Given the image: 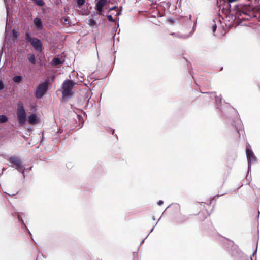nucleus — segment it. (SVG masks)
<instances>
[{"label":"nucleus","mask_w":260,"mask_h":260,"mask_svg":"<svg viewBox=\"0 0 260 260\" xmlns=\"http://www.w3.org/2000/svg\"><path fill=\"white\" fill-rule=\"evenodd\" d=\"M219 5L220 9L228 15L227 17L238 24L243 25L242 22L244 21L250 20L251 18L257 17L254 8L250 6L235 5L232 8L231 3L226 0H221Z\"/></svg>","instance_id":"f257e3e1"},{"label":"nucleus","mask_w":260,"mask_h":260,"mask_svg":"<svg viewBox=\"0 0 260 260\" xmlns=\"http://www.w3.org/2000/svg\"><path fill=\"white\" fill-rule=\"evenodd\" d=\"M27 112L23 103L19 101L17 104L16 118L19 126H22L28 122L36 124L40 121L39 118L35 114H30L27 118Z\"/></svg>","instance_id":"f03ea898"},{"label":"nucleus","mask_w":260,"mask_h":260,"mask_svg":"<svg viewBox=\"0 0 260 260\" xmlns=\"http://www.w3.org/2000/svg\"><path fill=\"white\" fill-rule=\"evenodd\" d=\"M76 83L72 79L65 80L61 86L62 88V99L66 101L73 95L72 90L75 87Z\"/></svg>","instance_id":"7ed1b4c3"},{"label":"nucleus","mask_w":260,"mask_h":260,"mask_svg":"<svg viewBox=\"0 0 260 260\" xmlns=\"http://www.w3.org/2000/svg\"><path fill=\"white\" fill-rule=\"evenodd\" d=\"M25 40L26 43H30L34 49L37 52L41 53L44 49L43 42L37 37H32L30 32L25 33Z\"/></svg>","instance_id":"20e7f679"},{"label":"nucleus","mask_w":260,"mask_h":260,"mask_svg":"<svg viewBox=\"0 0 260 260\" xmlns=\"http://www.w3.org/2000/svg\"><path fill=\"white\" fill-rule=\"evenodd\" d=\"M229 241L228 244L227 248L231 247V255L234 260H245L244 255L243 252L239 249L238 246L235 245L233 241L226 238Z\"/></svg>","instance_id":"39448f33"},{"label":"nucleus","mask_w":260,"mask_h":260,"mask_svg":"<svg viewBox=\"0 0 260 260\" xmlns=\"http://www.w3.org/2000/svg\"><path fill=\"white\" fill-rule=\"evenodd\" d=\"M51 85L49 79H45L43 82H41L36 88L35 92V96L36 99L42 98L49 90Z\"/></svg>","instance_id":"423d86ee"},{"label":"nucleus","mask_w":260,"mask_h":260,"mask_svg":"<svg viewBox=\"0 0 260 260\" xmlns=\"http://www.w3.org/2000/svg\"><path fill=\"white\" fill-rule=\"evenodd\" d=\"M8 160L13 164V165H12V167H15V169L22 173L23 177L24 178L26 169L22 165L21 159L17 156H11L8 157Z\"/></svg>","instance_id":"0eeeda50"},{"label":"nucleus","mask_w":260,"mask_h":260,"mask_svg":"<svg viewBox=\"0 0 260 260\" xmlns=\"http://www.w3.org/2000/svg\"><path fill=\"white\" fill-rule=\"evenodd\" d=\"M246 154L248 161V169H247V175L249 174L250 172H251V164L252 163L255 162L256 161V157L255 156L253 152L251 149V148H249L248 147L246 148Z\"/></svg>","instance_id":"6e6552de"},{"label":"nucleus","mask_w":260,"mask_h":260,"mask_svg":"<svg viewBox=\"0 0 260 260\" xmlns=\"http://www.w3.org/2000/svg\"><path fill=\"white\" fill-rule=\"evenodd\" d=\"M171 3L170 1H167L166 2H162V3H157V7H160L161 11H159L157 13V16L158 17H162L165 15V11L166 10H169Z\"/></svg>","instance_id":"1a4fd4ad"},{"label":"nucleus","mask_w":260,"mask_h":260,"mask_svg":"<svg viewBox=\"0 0 260 260\" xmlns=\"http://www.w3.org/2000/svg\"><path fill=\"white\" fill-rule=\"evenodd\" d=\"M231 124L233 127H235L236 132L239 134V136L240 137L241 133L244 131L243 125L241 119L237 117L232 121Z\"/></svg>","instance_id":"9d476101"},{"label":"nucleus","mask_w":260,"mask_h":260,"mask_svg":"<svg viewBox=\"0 0 260 260\" xmlns=\"http://www.w3.org/2000/svg\"><path fill=\"white\" fill-rule=\"evenodd\" d=\"M201 93L204 94H212L214 95L215 98V103L217 106V108L220 111L221 113V115L224 116V113L223 112V110L221 108V102H222V97L221 95H220L219 96H217L216 95H215L216 92H201Z\"/></svg>","instance_id":"9b49d317"},{"label":"nucleus","mask_w":260,"mask_h":260,"mask_svg":"<svg viewBox=\"0 0 260 260\" xmlns=\"http://www.w3.org/2000/svg\"><path fill=\"white\" fill-rule=\"evenodd\" d=\"M34 24L35 29L38 31H41L43 29V23L42 19L37 16L34 20Z\"/></svg>","instance_id":"f8f14e48"},{"label":"nucleus","mask_w":260,"mask_h":260,"mask_svg":"<svg viewBox=\"0 0 260 260\" xmlns=\"http://www.w3.org/2000/svg\"><path fill=\"white\" fill-rule=\"evenodd\" d=\"M108 0H99L95 3V10L101 13L104 11V6L107 4Z\"/></svg>","instance_id":"ddd939ff"},{"label":"nucleus","mask_w":260,"mask_h":260,"mask_svg":"<svg viewBox=\"0 0 260 260\" xmlns=\"http://www.w3.org/2000/svg\"><path fill=\"white\" fill-rule=\"evenodd\" d=\"M12 80L13 82L16 84H19L23 81V77L22 75H15L13 78Z\"/></svg>","instance_id":"4468645a"},{"label":"nucleus","mask_w":260,"mask_h":260,"mask_svg":"<svg viewBox=\"0 0 260 260\" xmlns=\"http://www.w3.org/2000/svg\"><path fill=\"white\" fill-rule=\"evenodd\" d=\"M12 216L13 217H16L18 219V221L21 223H22V222H24L23 220L22 215L23 214V213L15 212L14 213H12Z\"/></svg>","instance_id":"2eb2a0df"},{"label":"nucleus","mask_w":260,"mask_h":260,"mask_svg":"<svg viewBox=\"0 0 260 260\" xmlns=\"http://www.w3.org/2000/svg\"><path fill=\"white\" fill-rule=\"evenodd\" d=\"M51 62L53 65L57 66L62 64L63 61L60 58L56 56L53 58Z\"/></svg>","instance_id":"dca6fc26"},{"label":"nucleus","mask_w":260,"mask_h":260,"mask_svg":"<svg viewBox=\"0 0 260 260\" xmlns=\"http://www.w3.org/2000/svg\"><path fill=\"white\" fill-rule=\"evenodd\" d=\"M21 224V229L24 230V232L26 234H28L32 240H34L32 236V234L31 233V232H30V231L29 230L28 228H27V226H26V224L24 222H22V223L20 224Z\"/></svg>","instance_id":"f3484780"},{"label":"nucleus","mask_w":260,"mask_h":260,"mask_svg":"<svg viewBox=\"0 0 260 260\" xmlns=\"http://www.w3.org/2000/svg\"><path fill=\"white\" fill-rule=\"evenodd\" d=\"M92 95V92L91 90H87L84 95V100L88 102Z\"/></svg>","instance_id":"a211bd4d"},{"label":"nucleus","mask_w":260,"mask_h":260,"mask_svg":"<svg viewBox=\"0 0 260 260\" xmlns=\"http://www.w3.org/2000/svg\"><path fill=\"white\" fill-rule=\"evenodd\" d=\"M77 119L78 120V122L79 123V128H81L83 127L84 123L83 118L82 116V115H79V114H78L77 115Z\"/></svg>","instance_id":"6ab92c4d"},{"label":"nucleus","mask_w":260,"mask_h":260,"mask_svg":"<svg viewBox=\"0 0 260 260\" xmlns=\"http://www.w3.org/2000/svg\"><path fill=\"white\" fill-rule=\"evenodd\" d=\"M88 24L90 27H94V26H95L96 28L98 27V26L96 25L97 22L95 20L93 19V18H89L88 19Z\"/></svg>","instance_id":"aec40b11"},{"label":"nucleus","mask_w":260,"mask_h":260,"mask_svg":"<svg viewBox=\"0 0 260 260\" xmlns=\"http://www.w3.org/2000/svg\"><path fill=\"white\" fill-rule=\"evenodd\" d=\"M28 59L30 62L32 64H36V59L35 54H30L28 56Z\"/></svg>","instance_id":"412c9836"},{"label":"nucleus","mask_w":260,"mask_h":260,"mask_svg":"<svg viewBox=\"0 0 260 260\" xmlns=\"http://www.w3.org/2000/svg\"><path fill=\"white\" fill-rule=\"evenodd\" d=\"M9 118L5 114L0 115V124L8 122Z\"/></svg>","instance_id":"4be33fe9"},{"label":"nucleus","mask_w":260,"mask_h":260,"mask_svg":"<svg viewBox=\"0 0 260 260\" xmlns=\"http://www.w3.org/2000/svg\"><path fill=\"white\" fill-rule=\"evenodd\" d=\"M77 4V7L81 8L82 6L85 4V0H75Z\"/></svg>","instance_id":"5701e85b"},{"label":"nucleus","mask_w":260,"mask_h":260,"mask_svg":"<svg viewBox=\"0 0 260 260\" xmlns=\"http://www.w3.org/2000/svg\"><path fill=\"white\" fill-rule=\"evenodd\" d=\"M34 3L35 5L40 7H43L45 5V3L44 0H35Z\"/></svg>","instance_id":"b1692460"},{"label":"nucleus","mask_w":260,"mask_h":260,"mask_svg":"<svg viewBox=\"0 0 260 260\" xmlns=\"http://www.w3.org/2000/svg\"><path fill=\"white\" fill-rule=\"evenodd\" d=\"M6 88V85L4 83V81L1 79H0V91L3 90L4 89Z\"/></svg>","instance_id":"393cba45"},{"label":"nucleus","mask_w":260,"mask_h":260,"mask_svg":"<svg viewBox=\"0 0 260 260\" xmlns=\"http://www.w3.org/2000/svg\"><path fill=\"white\" fill-rule=\"evenodd\" d=\"M138 249H137V251H135L133 252L132 260H138Z\"/></svg>","instance_id":"a878e982"},{"label":"nucleus","mask_w":260,"mask_h":260,"mask_svg":"<svg viewBox=\"0 0 260 260\" xmlns=\"http://www.w3.org/2000/svg\"><path fill=\"white\" fill-rule=\"evenodd\" d=\"M107 18L108 19V20L111 22H115V19L113 18L112 17V15H107Z\"/></svg>","instance_id":"bb28decb"},{"label":"nucleus","mask_w":260,"mask_h":260,"mask_svg":"<svg viewBox=\"0 0 260 260\" xmlns=\"http://www.w3.org/2000/svg\"><path fill=\"white\" fill-rule=\"evenodd\" d=\"M118 27H119V23H117V27H114V28H113V29H112V32L114 33V37H113L114 38V37H115V35H116V31H117V29H118Z\"/></svg>","instance_id":"cd10ccee"},{"label":"nucleus","mask_w":260,"mask_h":260,"mask_svg":"<svg viewBox=\"0 0 260 260\" xmlns=\"http://www.w3.org/2000/svg\"><path fill=\"white\" fill-rule=\"evenodd\" d=\"M118 7L117 6H114L113 7H110L109 9L108 12H110L113 10H116L117 9H118Z\"/></svg>","instance_id":"c85d7f7f"},{"label":"nucleus","mask_w":260,"mask_h":260,"mask_svg":"<svg viewBox=\"0 0 260 260\" xmlns=\"http://www.w3.org/2000/svg\"><path fill=\"white\" fill-rule=\"evenodd\" d=\"M217 29V25L216 24H214L212 26V30L213 32H215Z\"/></svg>","instance_id":"c756f323"},{"label":"nucleus","mask_w":260,"mask_h":260,"mask_svg":"<svg viewBox=\"0 0 260 260\" xmlns=\"http://www.w3.org/2000/svg\"><path fill=\"white\" fill-rule=\"evenodd\" d=\"M258 244V242H257V245ZM257 246H256V248L255 249V250H254V251L253 252V254H252V256H254V255H255V259H256V253H257Z\"/></svg>","instance_id":"7c9ffc66"},{"label":"nucleus","mask_w":260,"mask_h":260,"mask_svg":"<svg viewBox=\"0 0 260 260\" xmlns=\"http://www.w3.org/2000/svg\"><path fill=\"white\" fill-rule=\"evenodd\" d=\"M120 12H117L115 15V16H119L120 15H121V11H122V8L121 7H120Z\"/></svg>","instance_id":"2f4dec72"},{"label":"nucleus","mask_w":260,"mask_h":260,"mask_svg":"<svg viewBox=\"0 0 260 260\" xmlns=\"http://www.w3.org/2000/svg\"><path fill=\"white\" fill-rule=\"evenodd\" d=\"M9 0H4V3H5V5L6 6L7 10L8 9V2H9Z\"/></svg>","instance_id":"473e14b6"},{"label":"nucleus","mask_w":260,"mask_h":260,"mask_svg":"<svg viewBox=\"0 0 260 260\" xmlns=\"http://www.w3.org/2000/svg\"><path fill=\"white\" fill-rule=\"evenodd\" d=\"M167 1H168L167 0H156V3L157 4V3H162V2H166Z\"/></svg>","instance_id":"72a5a7b5"},{"label":"nucleus","mask_w":260,"mask_h":260,"mask_svg":"<svg viewBox=\"0 0 260 260\" xmlns=\"http://www.w3.org/2000/svg\"><path fill=\"white\" fill-rule=\"evenodd\" d=\"M149 233H148V234H147V235L146 236L145 238H144V239H143V240L141 241V243H140V245L139 246V247L140 246V245H141V244H142L144 242L145 239H146V238H147V237L149 236Z\"/></svg>","instance_id":"f704fd0d"},{"label":"nucleus","mask_w":260,"mask_h":260,"mask_svg":"<svg viewBox=\"0 0 260 260\" xmlns=\"http://www.w3.org/2000/svg\"><path fill=\"white\" fill-rule=\"evenodd\" d=\"M164 204V201L162 200H159L157 202V205L159 206H161Z\"/></svg>","instance_id":"c9c22d12"},{"label":"nucleus","mask_w":260,"mask_h":260,"mask_svg":"<svg viewBox=\"0 0 260 260\" xmlns=\"http://www.w3.org/2000/svg\"><path fill=\"white\" fill-rule=\"evenodd\" d=\"M110 131L109 133H110L111 134L113 135L115 133V130L114 129L109 128Z\"/></svg>","instance_id":"e433bc0d"},{"label":"nucleus","mask_w":260,"mask_h":260,"mask_svg":"<svg viewBox=\"0 0 260 260\" xmlns=\"http://www.w3.org/2000/svg\"><path fill=\"white\" fill-rule=\"evenodd\" d=\"M188 219V217L185 216H183V217H182V221H185V220H186L187 219Z\"/></svg>","instance_id":"4c0bfd02"},{"label":"nucleus","mask_w":260,"mask_h":260,"mask_svg":"<svg viewBox=\"0 0 260 260\" xmlns=\"http://www.w3.org/2000/svg\"><path fill=\"white\" fill-rule=\"evenodd\" d=\"M40 255L41 256H43V257H46L45 256H44V255H43V254L42 253H41L40 252H39L37 257H38Z\"/></svg>","instance_id":"58836bf2"},{"label":"nucleus","mask_w":260,"mask_h":260,"mask_svg":"<svg viewBox=\"0 0 260 260\" xmlns=\"http://www.w3.org/2000/svg\"><path fill=\"white\" fill-rule=\"evenodd\" d=\"M154 227H155V226H153V227L151 229V230H150V231L149 234L153 231V230H154Z\"/></svg>","instance_id":"ea45409f"},{"label":"nucleus","mask_w":260,"mask_h":260,"mask_svg":"<svg viewBox=\"0 0 260 260\" xmlns=\"http://www.w3.org/2000/svg\"><path fill=\"white\" fill-rule=\"evenodd\" d=\"M79 80H80V82H83V81L84 80V79L83 78V79H80L79 78Z\"/></svg>","instance_id":"a19ab883"},{"label":"nucleus","mask_w":260,"mask_h":260,"mask_svg":"<svg viewBox=\"0 0 260 260\" xmlns=\"http://www.w3.org/2000/svg\"><path fill=\"white\" fill-rule=\"evenodd\" d=\"M259 213H259V212H258V215H257V218H259Z\"/></svg>","instance_id":"79ce46f5"},{"label":"nucleus","mask_w":260,"mask_h":260,"mask_svg":"<svg viewBox=\"0 0 260 260\" xmlns=\"http://www.w3.org/2000/svg\"><path fill=\"white\" fill-rule=\"evenodd\" d=\"M152 219H153V220H155V217H154V216L152 217Z\"/></svg>","instance_id":"37998d69"},{"label":"nucleus","mask_w":260,"mask_h":260,"mask_svg":"<svg viewBox=\"0 0 260 260\" xmlns=\"http://www.w3.org/2000/svg\"><path fill=\"white\" fill-rule=\"evenodd\" d=\"M83 77H82V76H80V79H83Z\"/></svg>","instance_id":"c03bdc74"},{"label":"nucleus","mask_w":260,"mask_h":260,"mask_svg":"<svg viewBox=\"0 0 260 260\" xmlns=\"http://www.w3.org/2000/svg\"><path fill=\"white\" fill-rule=\"evenodd\" d=\"M224 102L225 104H228V105H229V104H228V103H225V101H224Z\"/></svg>","instance_id":"a18cd8bd"},{"label":"nucleus","mask_w":260,"mask_h":260,"mask_svg":"<svg viewBox=\"0 0 260 260\" xmlns=\"http://www.w3.org/2000/svg\"><path fill=\"white\" fill-rule=\"evenodd\" d=\"M6 43L8 44V42H6V41H5L4 44L6 45Z\"/></svg>","instance_id":"49530a36"},{"label":"nucleus","mask_w":260,"mask_h":260,"mask_svg":"<svg viewBox=\"0 0 260 260\" xmlns=\"http://www.w3.org/2000/svg\"><path fill=\"white\" fill-rule=\"evenodd\" d=\"M15 31L16 32H17L15 30ZM13 32L14 34V29L13 30Z\"/></svg>","instance_id":"de8ad7c7"},{"label":"nucleus","mask_w":260,"mask_h":260,"mask_svg":"<svg viewBox=\"0 0 260 260\" xmlns=\"http://www.w3.org/2000/svg\"><path fill=\"white\" fill-rule=\"evenodd\" d=\"M169 206H167V208L166 209V210L168 208H169Z\"/></svg>","instance_id":"09e8293b"},{"label":"nucleus","mask_w":260,"mask_h":260,"mask_svg":"<svg viewBox=\"0 0 260 260\" xmlns=\"http://www.w3.org/2000/svg\"><path fill=\"white\" fill-rule=\"evenodd\" d=\"M250 260H253L251 256L250 257Z\"/></svg>","instance_id":"8fccbe9b"},{"label":"nucleus","mask_w":260,"mask_h":260,"mask_svg":"<svg viewBox=\"0 0 260 260\" xmlns=\"http://www.w3.org/2000/svg\"><path fill=\"white\" fill-rule=\"evenodd\" d=\"M177 1H178V0H177Z\"/></svg>","instance_id":"3c124183"}]
</instances>
